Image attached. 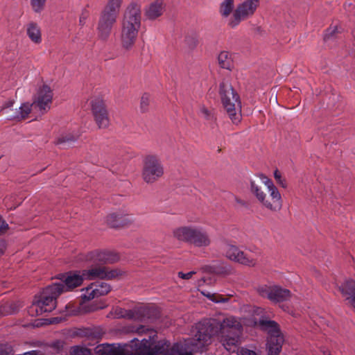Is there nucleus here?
Masks as SVG:
<instances>
[{"label":"nucleus","instance_id":"nucleus-1","mask_svg":"<svg viewBox=\"0 0 355 355\" xmlns=\"http://www.w3.org/2000/svg\"><path fill=\"white\" fill-rule=\"evenodd\" d=\"M138 334H146L141 340L134 338L126 344H102L96 347L97 355H192L182 352L181 345L175 344L170 347V343L157 340V334L153 329L139 326L135 331Z\"/></svg>","mask_w":355,"mask_h":355},{"label":"nucleus","instance_id":"nucleus-2","mask_svg":"<svg viewBox=\"0 0 355 355\" xmlns=\"http://www.w3.org/2000/svg\"><path fill=\"white\" fill-rule=\"evenodd\" d=\"M263 184L266 186L268 195L262 187L254 181H250V191L261 205L272 212H277L282 207V198L278 189L273 182L263 175H260Z\"/></svg>","mask_w":355,"mask_h":355},{"label":"nucleus","instance_id":"nucleus-3","mask_svg":"<svg viewBox=\"0 0 355 355\" xmlns=\"http://www.w3.org/2000/svg\"><path fill=\"white\" fill-rule=\"evenodd\" d=\"M141 27V8L137 3H130L121 21V40L123 44H133Z\"/></svg>","mask_w":355,"mask_h":355},{"label":"nucleus","instance_id":"nucleus-4","mask_svg":"<svg viewBox=\"0 0 355 355\" xmlns=\"http://www.w3.org/2000/svg\"><path fill=\"white\" fill-rule=\"evenodd\" d=\"M62 289L61 285L52 284L46 286L28 307V314L34 317L52 311L56 306V298L62 293Z\"/></svg>","mask_w":355,"mask_h":355},{"label":"nucleus","instance_id":"nucleus-5","mask_svg":"<svg viewBox=\"0 0 355 355\" xmlns=\"http://www.w3.org/2000/svg\"><path fill=\"white\" fill-rule=\"evenodd\" d=\"M173 234L178 240L189 243L197 248H207L211 243L207 230L201 226H182L175 228Z\"/></svg>","mask_w":355,"mask_h":355},{"label":"nucleus","instance_id":"nucleus-6","mask_svg":"<svg viewBox=\"0 0 355 355\" xmlns=\"http://www.w3.org/2000/svg\"><path fill=\"white\" fill-rule=\"evenodd\" d=\"M119 259L117 254L110 252H92L86 255L85 261L92 263L87 270H83L85 279H103L105 266L102 264L114 263Z\"/></svg>","mask_w":355,"mask_h":355},{"label":"nucleus","instance_id":"nucleus-7","mask_svg":"<svg viewBox=\"0 0 355 355\" xmlns=\"http://www.w3.org/2000/svg\"><path fill=\"white\" fill-rule=\"evenodd\" d=\"M219 94L230 119L234 123H238L241 119V105L239 95L227 81L220 83Z\"/></svg>","mask_w":355,"mask_h":355},{"label":"nucleus","instance_id":"nucleus-8","mask_svg":"<svg viewBox=\"0 0 355 355\" xmlns=\"http://www.w3.org/2000/svg\"><path fill=\"white\" fill-rule=\"evenodd\" d=\"M254 324L267 331L268 334L267 355H279L284 340L277 323L272 320L261 319L258 322H254Z\"/></svg>","mask_w":355,"mask_h":355},{"label":"nucleus","instance_id":"nucleus-9","mask_svg":"<svg viewBox=\"0 0 355 355\" xmlns=\"http://www.w3.org/2000/svg\"><path fill=\"white\" fill-rule=\"evenodd\" d=\"M259 5V0H244L237 5L232 17L229 19L228 25L232 28L236 27L241 21L253 16Z\"/></svg>","mask_w":355,"mask_h":355},{"label":"nucleus","instance_id":"nucleus-10","mask_svg":"<svg viewBox=\"0 0 355 355\" xmlns=\"http://www.w3.org/2000/svg\"><path fill=\"white\" fill-rule=\"evenodd\" d=\"M53 97V90L49 85L42 83L37 86L33 98V106L37 109L40 115L50 110Z\"/></svg>","mask_w":355,"mask_h":355},{"label":"nucleus","instance_id":"nucleus-11","mask_svg":"<svg viewBox=\"0 0 355 355\" xmlns=\"http://www.w3.org/2000/svg\"><path fill=\"white\" fill-rule=\"evenodd\" d=\"M256 291L261 297L275 303L286 301L291 296L289 290L275 284L261 285L256 288Z\"/></svg>","mask_w":355,"mask_h":355},{"label":"nucleus","instance_id":"nucleus-12","mask_svg":"<svg viewBox=\"0 0 355 355\" xmlns=\"http://www.w3.org/2000/svg\"><path fill=\"white\" fill-rule=\"evenodd\" d=\"M164 173L161 161L155 156H148L142 171L144 180L147 183H153L160 178Z\"/></svg>","mask_w":355,"mask_h":355},{"label":"nucleus","instance_id":"nucleus-13","mask_svg":"<svg viewBox=\"0 0 355 355\" xmlns=\"http://www.w3.org/2000/svg\"><path fill=\"white\" fill-rule=\"evenodd\" d=\"M111 291L110 284L102 282H95L83 288L81 298L83 301H90L107 295Z\"/></svg>","mask_w":355,"mask_h":355},{"label":"nucleus","instance_id":"nucleus-14","mask_svg":"<svg viewBox=\"0 0 355 355\" xmlns=\"http://www.w3.org/2000/svg\"><path fill=\"white\" fill-rule=\"evenodd\" d=\"M90 104L98 127L107 128L110 125V119L103 100L101 98H94L91 101Z\"/></svg>","mask_w":355,"mask_h":355},{"label":"nucleus","instance_id":"nucleus-15","mask_svg":"<svg viewBox=\"0 0 355 355\" xmlns=\"http://www.w3.org/2000/svg\"><path fill=\"white\" fill-rule=\"evenodd\" d=\"M225 254L228 259L244 266L254 267L257 264V260L255 259L248 257L244 252L234 245L227 244Z\"/></svg>","mask_w":355,"mask_h":355},{"label":"nucleus","instance_id":"nucleus-16","mask_svg":"<svg viewBox=\"0 0 355 355\" xmlns=\"http://www.w3.org/2000/svg\"><path fill=\"white\" fill-rule=\"evenodd\" d=\"M85 277L83 272L76 271L69 272L62 275L59 282L53 283V285H61L63 287L62 293L69 291L76 287L79 286L83 283Z\"/></svg>","mask_w":355,"mask_h":355},{"label":"nucleus","instance_id":"nucleus-17","mask_svg":"<svg viewBox=\"0 0 355 355\" xmlns=\"http://www.w3.org/2000/svg\"><path fill=\"white\" fill-rule=\"evenodd\" d=\"M116 19L115 16L101 12L97 27L99 37L104 40L110 35Z\"/></svg>","mask_w":355,"mask_h":355},{"label":"nucleus","instance_id":"nucleus-18","mask_svg":"<svg viewBox=\"0 0 355 355\" xmlns=\"http://www.w3.org/2000/svg\"><path fill=\"white\" fill-rule=\"evenodd\" d=\"M166 9V0H153L145 6L144 16L147 19L153 21L161 17Z\"/></svg>","mask_w":355,"mask_h":355},{"label":"nucleus","instance_id":"nucleus-19","mask_svg":"<svg viewBox=\"0 0 355 355\" xmlns=\"http://www.w3.org/2000/svg\"><path fill=\"white\" fill-rule=\"evenodd\" d=\"M338 288L346 304L355 309V281L352 279H346Z\"/></svg>","mask_w":355,"mask_h":355},{"label":"nucleus","instance_id":"nucleus-20","mask_svg":"<svg viewBox=\"0 0 355 355\" xmlns=\"http://www.w3.org/2000/svg\"><path fill=\"white\" fill-rule=\"evenodd\" d=\"M130 216L124 212L116 211L109 214L106 218V222L112 227L125 225L131 223Z\"/></svg>","mask_w":355,"mask_h":355},{"label":"nucleus","instance_id":"nucleus-21","mask_svg":"<svg viewBox=\"0 0 355 355\" xmlns=\"http://www.w3.org/2000/svg\"><path fill=\"white\" fill-rule=\"evenodd\" d=\"M33 103H24L21 105L19 110L16 111L15 114L8 116V119H26L30 113H33L35 115H40L37 109L33 107Z\"/></svg>","mask_w":355,"mask_h":355},{"label":"nucleus","instance_id":"nucleus-22","mask_svg":"<svg viewBox=\"0 0 355 355\" xmlns=\"http://www.w3.org/2000/svg\"><path fill=\"white\" fill-rule=\"evenodd\" d=\"M343 28L339 24H332L326 29L323 37L325 42H333L343 32Z\"/></svg>","mask_w":355,"mask_h":355},{"label":"nucleus","instance_id":"nucleus-23","mask_svg":"<svg viewBox=\"0 0 355 355\" xmlns=\"http://www.w3.org/2000/svg\"><path fill=\"white\" fill-rule=\"evenodd\" d=\"M123 0H108L102 12L118 17Z\"/></svg>","mask_w":355,"mask_h":355},{"label":"nucleus","instance_id":"nucleus-24","mask_svg":"<svg viewBox=\"0 0 355 355\" xmlns=\"http://www.w3.org/2000/svg\"><path fill=\"white\" fill-rule=\"evenodd\" d=\"M27 35L31 41L34 43L41 42V33L38 25L34 22H31L27 25Z\"/></svg>","mask_w":355,"mask_h":355},{"label":"nucleus","instance_id":"nucleus-25","mask_svg":"<svg viewBox=\"0 0 355 355\" xmlns=\"http://www.w3.org/2000/svg\"><path fill=\"white\" fill-rule=\"evenodd\" d=\"M220 66L223 69H230L232 67V56L227 51H222L218 57Z\"/></svg>","mask_w":355,"mask_h":355},{"label":"nucleus","instance_id":"nucleus-26","mask_svg":"<svg viewBox=\"0 0 355 355\" xmlns=\"http://www.w3.org/2000/svg\"><path fill=\"white\" fill-rule=\"evenodd\" d=\"M234 0H224L220 6V13L223 17H227L233 11Z\"/></svg>","mask_w":355,"mask_h":355},{"label":"nucleus","instance_id":"nucleus-27","mask_svg":"<svg viewBox=\"0 0 355 355\" xmlns=\"http://www.w3.org/2000/svg\"><path fill=\"white\" fill-rule=\"evenodd\" d=\"M202 294L207 297L209 300L212 301L215 303H225L228 302L230 300V296H224L217 293H211L209 292L202 291Z\"/></svg>","mask_w":355,"mask_h":355},{"label":"nucleus","instance_id":"nucleus-28","mask_svg":"<svg viewBox=\"0 0 355 355\" xmlns=\"http://www.w3.org/2000/svg\"><path fill=\"white\" fill-rule=\"evenodd\" d=\"M78 137V135H62L58 137L57 143L58 144H64L67 143H71L76 141Z\"/></svg>","mask_w":355,"mask_h":355},{"label":"nucleus","instance_id":"nucleus-29","mask_svg":"<svg viewBox=\"0 0 355 355\" xmlns=\"http://www.w3.org/2000/svg\"><path fill=\"white\" fill-rule=\"evenodd\" d=\"M114 317L117 318H126L132 319L134 318V314L132 311L124 310L121 308H116L114 309Z\"/></svg>","mask_w":355,"mask_h":355},{"label":"nucleus","instance_id":"nucleus-30","mask_svg":"<svg viewBox=\"0 0 355 355\" xmlns=\"http://www.w3.org/2000/svg\"><path fill=\"white\" fill-rule=\"evenodd\" d=\"M123 272L119 269L109 270L105 267V277L103 279H112L121 276Z\"/></svg>","mask_w":355,"mask_h":355},{"label":"nucleus","instance_id":"nucleus-31","mask_svg":"<svg viewBox=\"0 0 355 355\" xmlns=\"http://www.w3.org/2000/svg\"><path fill=\"white\" fill-rule=\"evenodd\" d=\"M47 0H31V6L35 12H42L46 5Z\"/></svg>","mask_w":355,"mask_h":355},{"label":"nucleus","instance_id":"nucleus-32","mask_svg":"<svg viewBox=\"0 0 355 355\" xmlns=\"http://www.w3.org/2000/svg\"><path fill=\"white\" fill-rule=\"evenodd\" d=\"M71 355H92L90 349L81 346H74L71 348Z\"/></svg>","mask_w":355,"mask_h":355},{"label":"nucleus","instance_id":"nucleus-33","mask_svg":"<svg viewBox=\"0 0 355 355\" xmlns=\"http://www.w3.org/2000/svg\"><path fill=\"white\" fill-rule=\"evenodd\" d=\"M185 42L188 44H195L200 42V36L196 32L188 33L185 37Z\"/></svg>","mask_w":355,"mask_h":355},{"label":"nucleus","instance_id":"nucleus-34","mask_svg":"<svg viewBox=\"0 0 355 355\" xmlns=\"http://www.w3.org/2000/svg\"><path fill=\"white\" fill-rule=\"evenodd\" d=\"M150 102V96L148 94H144L141 98L140 108L142 112H146L148 109Z\"/></svg>","mask_w":355,"mask_h":355},{"label":"nucleus","instance_id":"nucleus-35","mask_svg":"<svg viewBox=\"0 0 355 355\" xmlns=\"http://www.w3.org/2000/svg\"><path fill=\"white\" fill-rule=\"evenodd\" d=\"M199 115L207 120H212L214 118L211 111L205 106L200 107L199 110Z\"/></svg>","mask_w":355,"mask_h":355},{"label":"nucleus","instance_id":"nucleus-36","mask_svg":"<svg viewBox=\"0 0 355 355\" xmlns=\"http://www.w3.org/2000/svg\"><path fill=\"white\" fill-rule=\"evenodd\" d=\"M274 178H275V180L277 181V182L281 187H282L283 188H286V187H287L286 181L285 180V179H284L282 177L281 173L277 169H276L274 172Z\"/></svg>","mask_w":355,"mask_h":355},{"label":"nucleus","instance_id":"nucleus-37","mask_svg":"<svg viewBox=\"0 0 355 355\" xmlns=\"http://www.w3.org/2000/svg\"><path fill=\"white\" fill-rule=\"evenodd\" d=\"M66 312L68 315H77L80 313V308L76 309L73 304L66 305Z\"/></svg>","mask_w":355,"mask_h":355},{"label":"nucleus","instance_id":"nucleus-38","mask_svg":"<svg viewBox=\"0 0 355 355\" xmlns=\"http://www.w3.org/2000/svg\"><path fill=\"white\" fill-rule=\"evenodd\" d=\"M12 352V348L9 345H0V354L1 355H9Z\"/></svg>","mask_w":355,"mask_h":355},{"label":"nucleus","instance_id":"nucleus-39","mask_svg":"<svg viewBox=\"0 0 355 355\" xmlns=\"http://www.w3.org/2000/svg\"><path fill=\"white\" fill-rule=\"evenodd\" d=\"M13 103L14 102L12 101H8L7 102L5 103V104L3 105L0 112L2 114H6L8 112V110L12 107L13 105Z\"/></svg>","mask_w":355,"mask_h":355},{"label":"nucleus","instance_id":"nucleus-40","mask_svg":"<svg viewBox=\"0 0 355 355\" xmlns=\"http://www.w3.org/2000/svg\"><path fill=\"white\" fill-rule=\"evenodd\" d=\"M8 227V225L5 222V220L0 216V235L5 233L6 230Z\"/></svg>","mask_w":355,"mask_h":355},{"label":"nucleus","instance_id":"nucleus-41","mask_svg":"<svg viewBox=\"0 0 355 355\" xmlns=\"http://www.w3.org/2000/svg\"><path fill=\"white\" fill-rule=\"evenodd\" d=\"M195 274V272L193 271H191V272H187V273H184L182 272H178V277L182 278V279H190L192 275Z\"/></svg>","mask_w":355,"mask_h":355},{"label":"nucleus","instance_id":"nucleus-42","mask_svg":"<svg viewBox=\"0 0 355 355\" xmlns=\"http://www.w3.org/2000/svg\"><path fill=\"white\" fill-rule=\"evenodd\" d=\"M88 16H89V13L87 11L83 12V13L81 14L80 19H79V22H80V25L83 26L85 24Z\"/></svg>","mask_w":355,"mask_h":355},{"label":"nucleus","instance_id":"nucleus-43","mask_svg":"<svg viewBox=\"0 0 355 355\" xmlns=\"http://www.w3.org/2000/svg\"><path fill=\"white\" fill-rule=\"evenodd\" d=\"M103 307L104 306H101L100 307H98V308L92 309L91 311H95V310H97V309H102Z\"/></svg>","mask_w":355,"mask_h":355},{"label":"nucleus","instance_id":"nucleus-44","mask_svg":"<svg viewBox=\"0 0 355 355\" xmlns=\"http://www.w3.org/2000/svg\"><path fill=\"white\" fill-rule=\"evenodd\" d=\"M257 311H261V309L260 308H257Z\"/></svg>","mask_w":355,"mask_h":355},{"label":"nucleus","instance_id":"nucleus-45","mask_svg":"<svg viewBox=\"0 0 355 355\" xmlns=\"http://www.w3.org/2000/svg\"><path fill=\"white\" fill-rule=\"evenodd\" d=\"M324 355H330V354H324Z\"/></svg>","mask_w":355,"mask_h":355}]
</instances>
